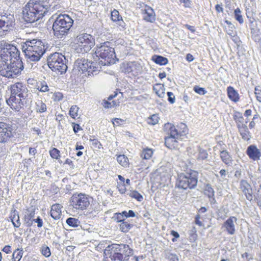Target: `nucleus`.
I'll return each mask as SVG.
<instances>
[{"label": "nucleus", "instance_id": "f257e3e1", "mask_svg": "<svg viewBox=\"0 0 261 261\" xmlns=\"http://www.w3.org/2000/svg\"><path fill=\"white\" fill-rule=\"evenodd\" d=\"M1 52L0 56V74L8 78H14L23 69V63L20 58V51L16 46Z\"/></svg>", "mask_w": 261, "mask_h": 261}, {"label": "nucleus", "instance_id": "f03ea898", "mask_svg": "<svg viewBox=\"0 0 261 261\" xmlns=\"http://www.w3.org/2000/svg\"><path fill=\"white\" fill-rule=\"evenodd\" d=\"M50 7L48 0H30L22 11L25 21L32 23L43 17Z\"/></svg>", "mask_w": 261, "mask_h": 261}, {"label": "nucleus", "instance_id": "7ed1b4c3", "mask_svg": "<svg viewBox=\"0 0 261 261\" xmlns=\"http://www.w3.org/2000/svg\"><path fill=\"white\" fill-rule=\"evenodd\" d=\"M28 62H37L45 52L44 43L37 39L27 40L21 45Z\"/></svg>", "mask_w": 261, "mask_h": 261}, {"label": "nucleus", "instance_id": "20e7f679", "mask_svg": "<svg viewBox=\"0 0 261 261\" xmlns=\"http://www.w3.org/2000/svg\"><path fill=\"white\" fill-rule=\"evenodd\" d=\"M164 130L168 135L165 138V144L170 149H175L178 147V142L181 137L187 132V127L185 124L181 123L175 126L170 123L164 125Z\"/></svg>", "mask_w": 261, "mask_h": 261}, {"label": "nucleus", "instance_id": "39448f33", "mask_svg": "<svg viewBox=\"0 0 261 261\" xmlns=\"http://www.w3.org/2000/svg\"><path fill=\"white\" fill-rule=\"evenodd\" d=\"M73 20L67 14L58 15L53 24V33L58 39H62L66 36L72 26Z\"/></svg>", "mask_w": 261, "mask_h": 261}, {"label": "nucleus", "instance_id": "423d86ee", "mask_svg": "<svg viewBox=\"0 0 261 261\" xmlns=\"http://www.w3.org/2000/svg\"><path fill=\"white\" fill-rule=\"evenodd\" d=\"M111 44V42L107 41L101 43L99 46L97 45L95 53L96 56L101 59L99 65L107 66L116 63V54Z\"/></svg>", "mask_w": 261, "mask_h": 261}, {"label": "nucleus", "instance_id": "0eeeda50", "mask_svg": "<svg viewBox=\"0 0 261 261\" xmlns=\"http://www.w3.org/2000/svg\"><path fill=\"white\" fill-rule=\"evenodd\" d=\"M133 253V249L128 245L112 244L109 261H127Z\"/></svg>", "mask_w": 261, "mask_h": 261}, {"label": "nucleus", "instance_id": "6e6552de", "mask_svg": "<svg viewBox=\"0 0 261 261\" xmlns=\"http://www.w3.org/2000/svg\"><path fill=\"white\" fill-rule=\"evenodd\" d=\"M198 175V173L194 170L179 174L176 182L177 187L184 190L194 189L197 184Z\"/></svg>", "mask_w": 261, "mask_h": 261}, {"label": "nucleus", "instance_id": "1a4fd4ad", "mask_svg": "<svg viewBox=\"0 0 261 261\" xmlns=\"http://www.w3.org/2000/svg\"><path fill=\"white\" fill-rule=\"evenodd\" d=\"M75 49L78 53L84 54L90 51L95 45V39L92 35L83 33L77 35L74 40Z\"/></svg>", "mask_w": 261, "mask_h": 261}, {"label": "nucleus", "instance_id": "9d476101", "mask_svg": "<svg viewBox=\"0 0 261 261\" xmlns=\"http://www.w3.org/2000/svg\"><path fill=\"white\" fill-rule=\"evenodd\" d=\"M47 64L53 71H58L61 74L65 73L67 69L65 56L59 53H55L48 57Z\"/></svg>", "mask_w": 261, "mask_h": 261}, {"label": "nucleus", "instance_id": "9b49d317", "mask_svg": "<svg viewBox=\"0 0 261 261\" xmlns=\"http://www.w3.org/2000/svg\"><path fill=\"white\" fill-rule=\"evenodd\" d=\"M79 70L84 73L87 72L88 76L96 75L99 71V67L96 63L90 62L88 59H82L78 62Z\"/></svg>", "mask_w": 261, "mask_h": 261}, {"label": "nucleus", "instance_id": "f8f14e48", "mask_svg": "<svg viewBox=\"0 0 261 261\" xmlns=\"http://www.w3.org/2000/svg\"><path fill=\"white\" fill-rule=\"evenodd\" d=\"M71 199L72 206L76 210H85L90 205L89 199L85 194H75L71 197Z\"/></svg>", "mask_w": 261, "mask_h": 261}, {"label": "nucleus", "instance_id": "ddd939ff", "mask_svg": "<svg viewBox=\"0 0 261 261\" xmlns=\"http://www.w3.org/2000/svg\"><path fill=\"white\" fill-rule=\"evenodd\" d=\"M27 99L24 97L20 98L11 94L9 98L6 99V102L12 109L19 112L27 103Z\"/></svg>", "mask_w": 261, "mask_h": 261}, {"label": "nucleus", "instance_id": "4468645a", "mask_svg": "<svg viewBox=\"0 0 261 261\" xmlns=\"http://www.w3.org/2000/svg\"><path fill=\"white\" fill-rule=\"evenodd\" d=\"M11 94L20 98H28L29 90L26 85L22 83H16L11 86Z\"/></svg>", "mask_w": 261, "mask_h": 261}, {"label": "nucleus", "instance_id": "2eb2a0df", "mask_svg": "<svg viewBox=\"0 0 261 261\" xmlns=\"http://www.w3.org/2000/svg\"><path fill=\"white\" fill-rule=\"evenodd\" d=\"M12 128L8 124L0 122V142H7L13 136Z\"/></svg>", "mask_w": 261, "mask_h": 261}, {"label": "nucleus", "instance_id": "dca6fc26", "mask_svg": "<svg viewBox=\"0 0 261 261\" xmlns=\"http://www.w3.org/2000/svg\"><path fill=\"white\" fill-rule=\"evenodd\" d=\"M143 71V67L140 63L138 62H130L125 66V72L127 73H132L135 76L140 74Z\"/></svg>", "mask_w": 261, "mask_h": 261}, {"label": "nucleus", "instance_id": "f3484780", "mask_svg": "<svg viewBox=\"0 0 261 261\" xmlns=\"http://www.w3.org/2000/svg\"><path fill=\"white\" fill-rule=\"evenodd\" d=\"M249 28L251 31V37L252 39L256 43L261 41V32L260 29L258 27L257 21L255 22L251 21L249 23Z\"/></svg>", "mask_w": 261, "mask_h": 261}, {"label": "nucleus", "instance_id": "a211bd4d", "mask_svg": "<svg viewBox=\"0 0 261 261\" xmlns=\"http://www.w3.org/2000/svg\"><path fill=\"white\" fill-rule=\"evenodd\" d=\"M246 153L250 159L254 161L259 160L261 157L260 150L255 145H250L248 146Z\"/></svg>", "mask_w": 261, "mask_h": 261}, {"label": "nucleus", "instance_id": "6ab92c4d", "mask_svg": "<svg viewBox=\"0 0 261 261\" xmlns=\"http://www.w3.org/2000/svg\"><path fill=\"white\" fill-rule=\"evenodd\" d=\"M143 14V19L147 21L152 22L155 20V15L152 8L149 6H145L142 10Z\"/></svg>", "mask_w": 261, "mask_h": 261}, {"label": "nucleus", "instance_id": "aec40b11", "mask_svg": "<svg viewBox=\"0 0 261 261\" xmlns=\"http://www.w3.org/2000/svg\"><path fill=\"white\" fill-rule=\"evenodd\" d=\"M238 127L242 138L245 141H249L251 137V134L248 130L247 125L245 124H238Z\"/></svg>", "mask_w": 261, "mask_h": 261}, {"label": "nucleus", "instance_id": "412c9836", "mask_svg": "<svg viewBox=\"0 0 261 261\" xmlns=\"http://www.w3.org/2000/svg\"><path fill=\"white\" fill-rule=\"evenodd\" d=\"M35 214V208L33 207L28 209L25 213L24 220L28 226H30L33 225Z\"/></svg>", "mask_w": 261, "mask_h": 261}, {"label": "nucleus", "instance_id": "4be33fe9", "mask_svg": "<svg viewBox=\"0 0 261 261\" xmlns=\"http://www.w3.org/2000/svg\"><path fill=\"white\" fill-rule=\"evenodd\" d=\"M229 37L234 44V47L237 48V54H239V51L242 47V42L240 37L238 36L236 32H233L232 31L231 33H229Z\"/></svg>", "mask_w": 261, "mask_h": 261}, {"label": "nucleus", "instance_id": "5701e85b", "mask_svg": "<svg viewBox=\"0 0 261 261\" xmlns=\"http://www.w3.org/2000/svg\"><path fill=\"white\" fill-rule=\"evenodd\" d=\"M62 206L60 204H55L51 206L50 211L51 216L55 220L59 219L61 216Z\"/></svg>", "mask_w": 261, "mask_h": 261}, {"label": "nucleus", "instance_id": "b1692460", "mask_svg": "<svg viewBox=\"0 0 261 261\" xmlns=\"http://www.w3.org/2000/svg\"><path fill=\"white\" fill-rule=\"evenodd\" d=\"M10 219L13 223L14 227L18 228L20 226L21 223L19 219L18 212L16 210H14L11 212Z\"/></svg>", "mask_w": 261, "mask_h": 261}, {"label": "nucleus", "instance_id": "393cba45", "mask_svg": "<svg viewBox=\"0 0 261 261\" xmlns=\"http://www.w3.org/2000/svg\"><path fill=\"white\" fill-rule=\"evenodd\" d=\"M134 225L131 220L125 219L119 224L120 230L123 232H128L133 227Z\"/></svg>", "mask_w": 261, "mask_h": 261}, {"label": "nucleus", "instance_id": "a878e982", "mask_svg": "<svg viewBox=\"0 0 261 261\" xmlns=\"http://www.w3.org/2000/svg\"><path fill=\"white\" fill-rule=\"evenodd\" d=\"M111 19L113 21H117L118 24L120 26L123 28L124 27L125 23L122 19V17L119 15V13L117 10L114 9L113 11H112Z\"/></svg>", "mask_w": 261, "mask_h": 261}, {"label": "nucleus", "instance_id": "bb28decb", "mask_svg": "<svg viewBox=\"0 0 261 261\" xmlns=\"http://www.w3.org/2000/svg\"><path fill=\"white\" fill-rule=\"evenodd\" d=\"M229 99L236 103L240 99L238 92L233 87L229 86Z\"/></svg>", "mask_w": 261, "mask_h": 261}, {"label": "nucleus", "instance_id": "cd10ccee", "mask_svg": "<svg viewBox=\"0 0 261 261\" xmlns=\"http://www.w3.org/2000/svg\"><path fill=\"white\" fill-rule=\"evenodd\" d=\"M204 193L205 195H207L208 198H210V201L211 203H214L215 202V199L214 198V191L210 185L207 184L205 186Z\"/></svg>", "mask_w": 261, "mask_h": 261}, {"label": "nucleus", "instance_id": "c85d7f7f", "mask_svg": "<svg viewBox=\"0 0 261 261\" xmlns=\"http://www.w3.org/2000/svg\"><path fill=\"white\" fill-rule=\"evenodd\" d=\"M152 60L156 64L160 65H165L168 62V60L166 58L159 55H154L152 56Z\"/></svg>", "mask_w": 261, "mask_h": 261}, {"label": "nucleus", "instance_id": "c756f323", "mask_svg": "<svg viewBox=\"0 0 261 261\" xmlns=\"http://www.w3.org/2000/svg\"><path fill=\"white\" fill-rule=\"evenodd\" d=\"M153 90L160 97H164L165 95V89L164 86L161 84H156L155 86L153 87Z\"/></svg>", "mask_w": 261, "mask_h": 261}, {"label": "nucleus", "instance_id": "7c9ffc66", "mask_svg": "<svg viewBox=\"0 0 261 261\" xmlns=\"http://www.w3.org/2000/svg\"><path fill=\"white\" fill-rule=\"evenodd\" d=\"M236 225H238L237 219L235 217H229V234L234 233Z\"/></svg>", "mask_w": 261, "mask_h": 261}, {"label": "nucleus", "instance_id": "2f4dec72", "mask_svg": "<svg viewBox=\"0 0 261 261\" xmlns=\"http://www.w3.org/2000/svg\"><path fill=\"white\" fill-rule=\"evenodd\" d=\"M36 110L39 113H43L46 111V106L41 100H38L36 102Z\"/></svg>", "mask_w": 261, "mask_h": 261}, {"label": "nucleus", "instance_id": "473e14b6", "mask_svg": "<svg viewBox=\"0 0 261 261\" xmlns=\"http://www.w3.org/2000/svg\"><path fill=\"white\" fill-rule=\"evenodd\" d=\"M67 224L70 226L73 227H76L80 226L81 222L76 218H69L66 220Z\"/></svg>", "mask_w": 261, "mask_h": 261}, {"label": "nucleus", "instance_id": "72a5a7b5", "mask_svg": "<svg viewBox=\"0 0 261 261\" xmlns=\"http://www.w3.org/2000/svg\"><path fill=\"white\" fill-rule=\"evenodd\" d=\"M23 255V250L17 249L12 254V261H20Z\"/></svg>", "mask_w": 261, "mask_h": 261}, {"label": "nucleus", "instance_id": "f704fd0d", "mask_svg": "<svg viewBox=\"0 0 261 261\" xmlns=\"http://www.w3.org/2000/svg\"><path fill=\"white\" fill-rule=\"evenodd\" d=\"M117 160L121 166L123 167H127L128 166V160L125 155L123 154L119 155L117 156Z\"/></svg>", "mask_w": 261, "mask_h": 261}, {"label": "nucleus", "instance_id": "c9c22d12", "mask_svg": "<svg viewBox=\"0 0 261 261\" xmlns=\"http://www.w3.org/2000/svg\"><path fill=\"white\" fill-rule=\"evenodd\" d=\"M36 88L40 91L45 92L49 91V88L45 81L40 82L36 85Z\"/></svg>", "mask_w": 261, "mask_h": 261}, {"label": "nucleus", "instance_id": "e433bc0d", "mask_svg": "<svg viewBox=\"0 0 261 261\" xmlns=\"http://www.w3.org/2000/svg\"><path fill=\"white\" fill-rule=\"evenodd\" d=\"M153 151L151 149L146 148L142 151L141 156L143 159L148 160L151 157Z\"/></svg>", "mask_w": 261, "mask_h": 261}, {"label": "nucleus", "instance_id": "4c0bfd02", "mask_svg": "<svg viewBox=\"0 0 261 261\" xmlns=\"http://www.w3.org/2000/svg\"><path fill=\"white\" fill-rule=\"evenodd\" d=\"M233 119L236 122L237 125L238 124H240L241 125L243 124L244 118L241 113L236 111L233 114Z\"/></svg>", "mask_w": 261, "mask_h": 261}, {"label": "nucleus", "instance_id": "58836bf2", "mask_svg": "<svg viewBox=\"0 0 261 261\" xmlns=\"http://www.w3.org/2000/svg\"><path fill=\"white\" fill-rule=\"evenodd\" d=\"M128 195L130 197L136 199L139 201H142L143 199V196L138 192L136 191H130L128 193Z\"/></svg>", "mask_w": 261, "mask_h": 261}, {"label": "nucleus", "instance_id": "ea45409f", "mask_svg": "<svg viewBox=\"0 0 261 261\" xmlns=\"http://www.w3.org/2000/svg\"><path fill=\"white\" fill-rule=\"evenodd\" d=\"M234 18L240 24H242L244 22L241 11L239 8H237L234 11Z\"/></svg>", "mask_w": 261, "mask_h": 261}, {"label": "nucleus", "instance_id": "a19ab883", "mask_svg": "<svg viewBox=\"0 0 261 261\" xmlns=\"http://www.w3.org/2000/svg\"><path fill=\"white\" fill-rule=\"evenodd\" d=\"M207 153L206 150L199 147L198 149V154L197 156V159L199 160H203L207 158Z\"/></svg>", "mask_w": 261, "mask_h": 261}, {"label": "nucleus", "instance_id": "79ce46f5", "mask_svg": "<svg viewBox=\"0 0 261 261\" xmlns=\"http://www.w3.org/2000/svg\"><path fill=\"white\" fill-rule=\"evenodd\" d=\"M79 109V107L76 106H71L69 110V115L72 118L75 119L77 117Z\"/></svg>", "mask_w": 261, "mask_h": 261}, {"label": "nucleus", "instance_id": "37998d69", "mask_svg": "<svg viewBox=\"0 0 261 261\" xmlns=\"http://www.w3.org/2000/svg\"><path fill=\"white\" fill-rule=\"evenodd\" d=\"M227 171L225 169H221L219 172V174H216V176L220 181H223L226 180Z\"/></svg>", "mask_w": 261, "mask_h": 261}, {"label": "nucleus", "instance_id": "c03bdc74", "mask_svg": "<svg viewBox=\"0 0 261 261\" xmlns=\"http://www.w3.org/2000/svg\"><path fill=\"white\" fill-rule=\"evenodd\" d=\"M50 155L53 159H58L60 157V151L56 148H54L49 151Z\"/></svg>", "mask_w": 261, "mask_h": 261}, {"label": "nucleus", "instance_id": "a18cd8bd", "mask_svg": "<svg viewBox=\"0 0 261 261\" xmlns=\"http://www.w3.org/2000/svg\"><path fill=\"white\" fill-rule=\"evenodd\" d=\"M126 218H123L122 215L120 214V213H116L114 214L113 217H112V219L114 221H116L117 222L121 223L122 221H124Z\"/></svg>", "mask_w": 261, "mask_h": 261}, {"label": "nucleus", "instance_id": "49530a36", "mask_svg": "<svg viewBox=\"0 0 261 261\" xmlns=\"http://www.w3.org/2000/svg\"><path fill=\"white\" fill-rule=\"evenodd\" d=\"M254 94L256 100L261 102V89L259 86H256L254 88Z\"/></svg>", "mask_w": 261, "mask_h": 261}, {"label": "nucleus", "instance_id": "de8ad7c7", "mask_svg": "<svg viewBox=\"0 0 261 261\" xmlns=\"http://www.w3.org/2000/svg\"><path fill=\"white\" fill-rule=\"evenodd\" d=\"M41 253L43 255L47 257L50 256L51 254L50 248L45 245L42 247Z\"/></svg>", "mask_w": 261, "mask_h": 261}, {"label": "nucleus", "instance_id": "09e8293b", "mask_svg": "<svg viewBox=\"0 0 261 261\" xmlns=\"http://www.w3.org/2000/svg\"><path fill=\"white\" fill-rule=\"evenodd\" d=\"M159 117L156 115H153L148 118V123L151 125H155L159 122Z\"/></svg>", "mask_w": 261, "mask_h": 261}, {"label": "nucleus", "instance_id": "8fccbe9b", "mask_svg": "<svg viewBox=\"0 0 261 261\" xmlns=\"http://www.w3.org/2000/svg\"><path fill=\"white\" fill-rule=\"evenodd\" d=\"M12 46V44H9L5 42L4 41H2L0 42V49L1 53L3 52L4 51H6L5 50L8 49L9 48H10Z\"/></svg>", "mask_w": 261, "mask_h": 261}, {"label": "nucleus", "instance_id": "3c124183", "mask_svg": "<svg viewBox=\"0 0 261 261\" xmlns=\"http://www.w3.org/2000/svg\"><path fill=\"white\" fill-rule=\"evenodd\" d=\"M220 156L223 162L225 163L226 164H227L228 161V152L226 150L221 151Z\"/></svg>", "mask_w": 261, "mask_h": 261}, {"label": "nucleus", "instance_id": "603ef678", "mask_svg": "<svg viewBox=\"0 0 261 261\" xmlns=\"http://www.w3.org/2000/svg\"><path fill=\"white\" fill-rule=\"evenodd\" d=\"M193 89L196 93L200 95H204L206 93V91L204 88H201L198 86H195Z\"/></svg>", "mask_w": 261, "mask_h": 261}, {"label": "nucleus", "instance_id": "864d4df0", "mask_svg": "<svg viewBox=\"0 0 261 261\" xmlns=\"http://www.w3.org/2000/svg\"><path fill=\"white\" fill-rule=\"evenodd\" d=\"M90 142H91V145L95 148L100 149L101 147V144L99 141L97 139H90Z\"/></svg>", "mask_w": 261, "mask_h": 261}, {"label": "nucleus", "instance_id": "5fc2aeb1", "mask_svg": "<svg viewBox=\"0 0 261 261\" xmlns=\"http://www.w3.org/2000/svg\"><path fill=\"white\" fill-rule=\"evenodd\" d=\"M102 105L105 108H111L114 106L115 103L114 101H113L112 103V102H109L108 100H104Z\"/></svg>", "mask_w": 261, "mask_h": 261}, {"label": "nucleus", "instance_id": "6e6d98bb", "mask_svg": "<svg viewBox=\"0 0 261 261\" xmlns=\"http://www.w3.org/2000/svg\"><path fill=\"white\" fill-rule=\"evenodd\" d=\"M167 96L168 97V100L171 103H173L175 102V96L171 92H168Z\"/></svg>", "mask_w": 261, "mask_h": 261}, {"label": "nucleus", "instance_id": "4d7b16f0", "mask_svg": "<svg viewBox=\"0 0 261 261\" xmlns=\"http://www.w3.org/2000/svg\"><path fill=\"white\" fill-rule=\"evenodd\" d=\"M246 16L249 20V23H251L252 21V22L256 21V20H255V19L253 18V17L252 16V13L251 12H249V11H246Z\"/></svg>", "mask_w": 261, "mask_h": 261}, {"label": "nucleus", "instance_id": "13d9d810", "mask_svg": "<svg viewBox=\"0 0 261 261\" xmlns=\"http://www.w3.org/2000/svg\"><path fill=\"white\" fill-rule=\"evenodd\" d=\"M112 122L114 125H119L124 122V120L122 119L115 118L113 119Z\"/></svg>", "mask_w": 261, "mask_h": 261}, {"label": "nucleus", "instance_id": "bf43d9fd", "mask_svg": "<svg viewBox=\"0 0 261 261\" xmlns=\"http://www.w3.org/2000/svg\"><path fill=\"white\" fill-rule=\"evenodd\" d=\"M167 257L169 261H179L178 258L176 254H169Z\"/></svg>", "mask_w": 261, "mask_h": 261}, {"label": "nucleus", "instance_id": "052dcab7", "mask_svg": "<svg viewBox=\"0 0 261 261\" xmlns=\"http://www.w3.org/2000/svg\"><path fill=\"white\" fill-rule=\"evenodd\" d=\"M33 222L37 223V226L38 227H41L43 225V221L39 217H38L36 219H34Z\"/></svg>", "mask_w": 261, "mask_h": 261}, {"label": "nucleus", "instance_id": "680f3d73", "mask_svg": "<svg viewBox=\"0 0 261 261\" xmlns=\"http://www.w3.org/2000/svg\"><path fill=\"white\" fill-rule=\"evenodd\" d=\"M171 234L173 236L174 238L172 239V241L174 242L176 241V239L178 238L179 237V234L177 231H175L174 230H171Z\"/></svg>", "mask_w": 261, "mask_h": 261}, {"label": "nucleus", "instance_id": "e2e57ef3", "mask_svg": "<svg viewBox=\"0 0 261 261\" xmlns=\"http://www.w3.org/2000/svg\"><path fill=\"white\" fill-rule=\"evenodd\" d=\"M180 2L184 4L185 7L189 8L191 7V1L190 0H180Z\"/></svg>", "mask_w": 261, "mask_h": 261}, {"label": "nucleus", "instance_id": "0e129e2a", "mask_svg": "<svg viewBox=\"0 0 261 261\" xmlns=\"http://www.w3.org/2000/svg\"><path fill=\"white\" fill-rule=\"evenodd\" d=\"M73 129L75 133H77L79 130L82 129V127L77 124L73 123Z\"/></svg>", "mask_w": 261, "mask_h": 261}, {"label": "nucleus", "instance_id": "69168bd1", "mask_svg": "<svg viewBox=\"0 0 261 261\" xmlns=\"http://www.w3.org/2000/svg\"><path fill=\"white\" fill-rule=\"evenodd\" d=\"M241 170H237L234 173V176L239 179L241 177Z\"/></svg>", "mask_w": 261, "mask_h": 261}, {"label": "nucleus", "instance_id": "338daca9", "mask_svg": "<svg viewBox=\"0 0 261 261\" xmlns=\"http://www.w3.org/2000/svg\"><path fill=\"white\" fill-rule=\"evenodd\" d=\"M37 153V150L35 148L30 147L29 148V154H32L33 156Z\"/></svg>", "mask_w": 261, "mask_h": 261}, {"label": "nucleus", "instance_id": "774afa93", "mask_svg": "<svg viewBox=\"0 0 261 261\" xmlns=\"http://www.w3.org/2000/svg\"><path fill=\"white\" fill-rule=\"evenodd\" d=\"M186 59L189 62H192L194 60V57L191 54H188L186 56Z\"/></svg>", "mask_w": 261, "mask_h": 261}]
</instances>
